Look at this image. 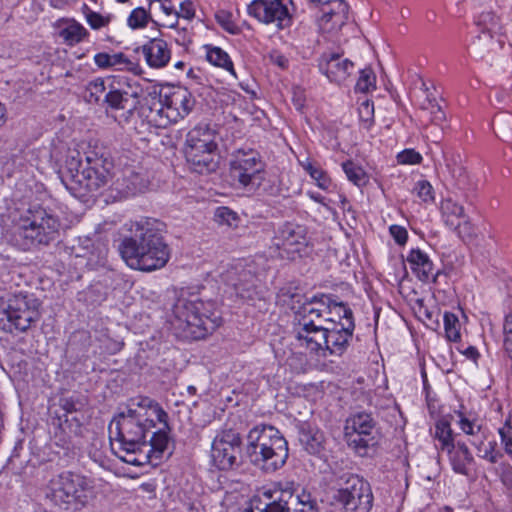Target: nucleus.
Here are the masks:
<instances>
[{"label": "nucleus", "mask_w": 512, "mask_h": 512, "mask_svg": "<svg viewBox=\"0 0 512 512\" xmlns=\"http://www.w3.org/2000/svg\"><path fill=\"white\" fill-rule=\"evenodd\" d=\"M87 12L85 13L86 21L92 29H100L102 27H106L112 16L109 14L107 16H103L95 11L90 10L87 6H85Z\"/></svg>", "instance_id": "nucleus-50"}, {"label": "nucleus", "mask_w": 512, "mask_h": 512, "mask_svg": "<svg viewBox=\"0 0 512 512\" xmlns=\"http://www.w3.org/2000/svg\"><path fill=\"white\" fill-rule=\"evenodd\" d=\"M110 445H111V450L114 453V455H116L121 461H123L127 464H130V465H134V466L143 465V461H141L137 457L133 456L135 453L128 454L127 452H125L126 455H122L120 452H123V451L120 450L119 447L116 448L114 442H110Z\"/></svg>", "instance_id": "nucleus-59"}, {"label": "nucleus", "mask_w": 512, "mask_h": 512, "mask_svg": "<svg viewBox=\"0 0 512 512\" xmlns=\"http://www.w3.org/2000/svg\"><path fill=\"white\" fill-rule=\"evenodd\" d=\"M306 228L294 223H285L277 231L275 245L288 253H299L307 245Z\"/></svg>", "instance_id": "nucleus-20"}, {"label": "nucleus", "mask_w": 512, "mask_h": 512, "mask_svg": "<svg viewBox=\"0 0 512 512\" xmlns=\"http://www.w3.org/2000/svg\"><path fill=\"white\" fill-rule=\"evenodd\" d=\"M326 328L329 329V332H326V339H324L326 343L323 345L325 357L343 355L353 337L354 321H348V323H336V320L327 321Z\"/></svg>", "instance_id": "nucleus-18"}, {"label": "nucleus", "mask_w": 512, "mask_h": 512, "mask_svg": "<svg viewBox=\"0 0 512 512\" xmlns=\"http://www.w3.org/2000/svg\"><path fill=\"white\" fill-rule=\"evenodd\" d=\"M301 167L316 182L317 186L322 190H328L331 185V179L327 173L319 166L314 165L309 159L300 161Z\"/></svg>", "instance_id": "nucleus-34"}, {"label": "nucleus", "mask_w": 512, "mask_h": 512, "mask_svg": "<svg viewBox=\"0 0 512 512\" xmlns=\"http://www.w3.org/2000/svg\"><path fill=\"white\" fill-rule=\"evenodd\" d=\"M140 94L141 89L136 81L126 76L109 77L103 105L112 110H126L132 113L139 103Z\"/></svg>", "instance_id": "nucleus-12"}, {"label": "nucleus", "mask_w": 512, "mask_h": 512, "mask_svg": "<svg viewBox=\"0 0 512 512\" xmlns=\"http://www.w3.org/2000/svg\"><path fill=\"white\" fill-rule=\"evenodd\" d=\"M417 196L424 202L433 201V187L427 180H420L415 184L413 189Z\"/></svg>", "instance_id": "nucleus-53"}, {"label": "nucleus", "mask_w": 512, "mask_h": 512, "mask_svg": "<svg viewBox=\"0 0 512 512\" xmlns=\"http://www.w3.org/2000/svg\"><path fill=\"white\" fill-rule=\"evenodd\" d=\"M297 507L294 512H320L316 499L310 493L302 492L296 496Z\"/></svg>", "instance_id": "nucleus-44"}, {"label": "nucleus", "mask_w": 512, "mask_h": 512, "mask_svg": "<svg viewBox=\"0 0 512 512\" xmlns=\"http://www.w3.org/2000/svg\"><path fill=\"white\" fill-rule=\"evenodd\" d=\"M319 300L320 306L326 307L327 316L334 315L339 318V321H336V323L354 321L351 308L343 302H338L333 295L321 294L319 295Z\"/></svg>", "instance_id": "nucleus-28"}, {"label": "nucleus", "mask_w": 512, "mask_h": 512, "mask_svg": "<svg viewBox=\"0 0 512 512\" xmlns=\"http://www.w3.org/2000/svg\"><path fill=\"white\" fill-rule=\"evenodd\" d=\"M397 161L400 164H419L422 161V156L414 149H405L398 153Z\"/></svg>", "instance_id": "nucleus-56"}, {"label": "nucleus", "mask_w": 512, "mask_h": 512, "mask_svg": "<svg viewBox=\"0 0 512 512\" xmlns=\"http://www.w3.org/2000/svg\"><path fill=\"white\" fill-rule=\"evenodd\" d=\"M142 52L147 64L152 68L165 67L171 58L167 43L158 38L151 39L144 44L142 46Z\"/></svg>", "instance_id": "nucleus-26"}, {"label": "nucleus", "mask_w": 512, "mask_h": 512, "mask_svg": "<svg viewBox=\"0 0 512 512\" xmlns=\"http://www.w3.org/2000/svg\"><path fill=\"white\" fill-rule=\"evenodd\" d=\"M326 307L320 306L319 295L306 300L295 311L292 324L295 325H327V321H334L333 317H326Z\"/></svg>", "instance_id": "nucleus-21"}, {"label": "nucleus", "mask_w": 512, "mask_h": 512, "mask_svg": "<svg viewBox=\"0 0 512 512\" xmlns=\"http://www.w3.org/2000/svg\"><path fill=\"white\" fill-rule=\"evenodd\" d=\"M452 470L460 475L469 476L471 466L475 460L468 446L464 442L458 441L447 451Z\"/></svg>", "instance_id": "nucleus-25"}, {"label": "nucleus", "mask_w": 512, "mask_h": 512, "mask_svg": "<svg viewBox=\"0 0 512 512\" xmlns=\"http://www.w3.org/2000/svg\"><path fill=\"white\" fill-rule=\"evenodd\" d=\"M223 280L232 286L238 295L245 298L246 292L255 287V274L245 268L241 262L232 265L224 274ZM249 297V295H247Z\"/></svg>", "instance_id": "nucleus-23"}, {"label": "nucleus", "mask_w": 512, "mask_h": 512, "mask_svg": "<svg viewBox=\"0 0 512 512\" xmlns=\"http://www.w3.org/2000/svg\"><path fill=\"white\" fill-rule=\"evenodd\" d=\"M407 262L409 263L413 273L416 274L420 281L426 282L432 279L433 282H437L443 275L440 270H437L434 273V264L432 260L419 248L410 250L407 256Z\"/></svg>", "instance_id": "nucleus-24"}, {"label": "nucleus", "mask_w": 512, "mask_h": 512, "mask_svg": "<svg viewBox=\"0 0 512 512\" xmlns=\"http://www.w3.org/2000/svg\"><path fill=\"white\" fill-rule=\"evenodd\" d=\"M215 18L217 23L225 29L227 32L231 34H236L238 32L237 25L232 21V16L230 13L221 10L216 13Z\"/></svg>", "instance_id": "nucleus-54"}, {"label": "nucleus", "mask_w": 512, "mask_h": 512, "mask_svg": "<svg viewBox=\"0 0 512 512\" xmlns=\"http://www.w3.org/2000/svg\"><path fill=\"white\" fill-rule=\"evenodd\" d=\"M443 158L451 178L456 180L459 185H464L467 180L465 168L460 164H457L454 168L450 167V160H454V155H448L446 152H443Z\"/></svg>", "instance_id": "nucleus-46"}, {"label": "nucleus", "mask_w": 512, "mask_h": 512, "mask_svg": "<svg viewBox=\"0 0 512 512\" xmlns=\"http://www.w3.org/2000/svg\"><path fill=\"white\" fill-rule=\"evenodd\" d=\"M149 409H152L156 414L157 420L164 424L163 429L169 430L168 414L163 410V408L157 402L151 399V405H147V411Z\"/></svg>", "instance_id": "nucleus-61"}, {"label": "nucleus", "mask_w": 512, "mask_h": 512, "mask_svg": "<svg viewBox=\"0 0 512 512\" xmlns=\"http://www.w3.org/2000/svg\"><path fill=\"white\" fill-rule=\"evenodd\" d=\"M162 108L159 113H165L168 121H177L186 117L195 106V98L185 87H171L165 93H160Z\"/></svg>", "instance_id": "nucleus-16"}, {"label": "nucleus", "mask_w": 512, "mask_h": 512, "mask_svg": "<svg viewBox=\"0 0 512 512\" xmlns=\"http://www.w3.org/2000/svg\"><path fill=\"white\" fill-rule=\"evenodd\" d=\"M281 193L280 185L275 178H266L265 174L260 177V185L255 194H266L269 196H278Z\"/></svg>", "instance_id": "nucleus-47"}, {"label": "nucleus", "mask_w": 512, "mask_h": 512, "mask_svg": "<svg viewBox=\"0 0 512 512\" xmlns=\"http://www.w3.org/2000/svg\"><path fill=\"white\" fill-rule=\"evenodd\" d=\"M416 304L418 305V309L415 313L418 315L419 319L425 322L427 326L431 324L438 325L439 312L429 310L428 307L424 305L423 299H417Z\"/></svg>", "instance_id": "nucleus-48"}, {"label": "nucleus", "mask_w": 512, "mask_h": 512, "mask_svg": "<svg viewBox=\"0 0 512 512\" xmlns=\"http://www.w3.org/2000/svg\"><path fill=\"white\" fill-rule=\"evenodd\" d=\"M326 332H329L326 325L292 324V336L295 340V346L317 357L325 358L323 345L326 343L324 342Z\"/></svg>", "instance_id": "nucleus-17"}, {"label": "nucleus", "mask_w": 512, "mask_h": 512, "mask_svg": "<svg viewBox=\"0 0 512 512\" xmlns=\"http://www.w3.org/2000/svg\"><path fill=\"white\" fill-rule=\"evenodd\" d=\"M338 488L332 503L342 512H370L374 496L370 483L358 474L346 472L336 475Z\"/></svg>", "instance_id": "nucleus-9"}, {"label": "nucleus", "mask_w": 512, "mask_h": 512, "mask_svg": "<svg viewBox=\"0 0 512 512\" xmlns=\"http://www.w3.org/2000/svg\"><path fill=\"white\" fill-rule=\"evenodd\" d=\"M83 155L76 149H68L59 168V177L75 196L83 197L99 193L112 179L114 162L109 153L95 147Z\"/></svg>", "instance_id": "nucleus-2"}, {"label": "nucleus", "mask_w": 512, "mask_h": 512, "mask_svg": "<svg viewBox=\"0 0 512 512\" xmlns=\"http://www.w3.org/2000/svg\"><path fill=\"white\" fill-rule=\"evenodd\" d=\"M242 439L233 429L220 431L212 442L211 457L219 470H230L240 465Z\"/></svg>", "instance_id": "nucleus-14"}, {"label": "nucleus", "mask_w": 512, "mask_h": 512, "mask_svg": "<svg viewBox=\"0 0 512 512\" xmlns=\"http://www.w3.org/2000/svg\"><path fill=\"white\" fill-rule=\"evenodd\" d=\"M60 228L61 221L52 209L42 204H32L21 219L14 237L21 249L30 250L57 241Z\"/></svg>", "instance_id": "nucleus-6"}, {"label": "nucleus", "mask_w": 512, "mask_h": 512, "mask_svg": "<svg viewBox=\"0 0 512 512\" xmlns=\"http://www.w3.org/2000/svg\"><path fill=\"white\" fill-rule=\"evenodd\" d=\"M41 303L29 291L22 289L5 291L0 295V329L12 333L27 332L41 317Z\"/></svg>", "instance_id": "nucleus-7"}, {"label": "nucleus", "mask_w": 512, "mask_h": 512, "mask_svg": "<svg viewBox=\"0 0 512 512\" xmlns=\"http://www.w3.org/2000/svg\"><path fill=\"white\" fill-rule=\"evenodd\" d=\"M173 315L174 334L183 340L204 339L222 323L215 304L198 298H179L173 306Z\"/></svg>", "instance_id": "nucleus-4"}, {"label": "nucleus", "mask_w": 512, "mask_h": 512, "mask_svg": "<svg viewBox=\"0 0 512 512\" xmlns=\"http://www.w3.org/2000/svg\"><path fill=\"white\" fill-rule=\"evenodd\" d=\"M161 226L162 223L155 219L130 223V234L122 238L118 247L121 257L130 268L152 272L167 264L171 250Z\"/></svg>", "instance_id": "nucleus-1"}, {"label": "nucleus", "mask_w": 512, "mask_h": 512, "mask_svg": "<svg viewBox=\"0 0 512 512\" xmlns=\"http://www.w3.org/2000/svg\"><path fill=\"white\" fill-rule=\"evenodd\" d=\"M266 163L261 154L252 148L236 150L229 162V178L236 189L255 194L260 177L265 174Z\"/></svg>", "instance_id": "nucleus-10"}, {"label": "nucleus", "mask_w": 512, "mask_h": 512, "mask_svg": "<svg viewBox=\"0 0 512 512\" xmlns=\"http://www.w3.org/2000/svg\"><path fill=\"white\" fill-rule=\"evenodd\" d=\"M389 232L397 244L404 245L407 242L408 232L404 227L391 225Z\"/></svg>", "instance_id": "nucleus-60"}, {"label": "nucleus", "mask_w": 512, "mask_h": 512, "mask_svg": "<svg viewBox=\"0 0 512 512\" xmlns=\"http://www.w3.org/2000/svg\"><path fill=\"white\" fill-rule=\"evenodd\" d=\"M459 425H460L461 430L469 436L482 437L480 434L483 430L486 429L485 427L482 426V424L478 420H476V419L471 420V419H469L467 417H463V416H461V418H460Z\"/></svg>", "instance_id": "nucleus-51"}, {"label": "nucleus", "mask_w": 512, "mask_h": 512, "mask_svg": "<svg viewBox=\"0 0 512 512\" xmlns=\"http://www.w3.org/2000/svg\"><path fill=\"white\" fill-rule=\"evenodd\" d=\"M462 222L455 221L454 219H445V224L450 229L454 230L458 237L462 240H471L475 236V228L470 220L465 216Z\"/></svg>", "instance_id": "nucleus-38"}, {"label": "nucleus", "mask_w": 512, "mask_h": 512, "mask_svg": "<svg viewBox=\"0 0 512 512\" xmlns=\"http://www.w3.org/2000/svg\"><path fill=\"white\" fill-rule=\"evenodd\" d=\"M85 486L84 479L70 471L54 476L47 484L45 497L53 505L67 508L80 498Z\"/></svg>", "instance_id": "nucleus-13"}, {"label": "nucleus", "mask_w": 512, "mask_h": 512, "mask_svg": "<svg viewBox=\"0 0 512 512\" xmlns=\"http://www.w3.org/2000/svg\"><path fill=\"white\" fill-rule=\"evenodd\" d=\"M108 248L104 243L93 245V250L89 253L87 264L91 268L105 267L107 264Z\"/></svg>", "instance_id": "nucleus-40"}, {"label": "nucleus", "mask_w": 512, "mask_h": 512, "mask_svg": "<svg viewBox=\"0 0 512 512\" xmlns=\"http://www.w3.org/2000/svg\"><path fill=\"white\" fill-rule=\"evenodd\" d=\"M148 397L131 399L126 407L119 411L108 426L110 442H117L119 449L128 454L136 453L140 446L147 445V434L155 423L147 415Z\"/></svg>", "instance_id": "nucleus-3"}, {"label": "nucleus", "mask_w": 512, "mask_h": 512, "mask_svg": "<svg viewBox=\"0 0 512 512\" xmlns=\"http://www.w3.org/2000/svg\"><path fill=\"white\" fill-rule=\"evenodd\" d=\"M498 433L505 452L512 456V432L506 431V429H498Z\"/></svg>", "instance_id": "nucleus-63"}, {"label": "nucleus", "mask_w": 512, "mask_h": 512, "mask_svg": "<svg viewBox=\"0 0 512 512\" xmlns=\"http://www.w3.org/2000/svg\"><path fill=\"white\" fill-rule=\"evenodd\" d=\"M343 171L345 172L349 181L358 187L365 186L369 177L364 169L352 161H346L342 164Z\"/></svg>", "instance_id": "nucleus-35"}, {"label": "nucleus", "mask_w": 512, "mask_h": 512, "mask_svg": "<svg viewBox=\"0 0 512 512\" xmlns=\"http://www.w3.org/2000/svg\"><path fill=\"white\" fill-rule=\"evenodd\" d=\"M434 439L439 442V445H436V447L442 451H447L451 446L456 444L453 439V431L448 421L439 420L436 422Z\"/></svg>", "instance_id": "nucleus-32"}, {"label": "nucleus", "mask_w": 512, "mask_h": 512, "mask_svg": "<svg viewBox=\"0 0 512 512\" xmlns=\"http://www.w3.org/2000/svg\"><path fill=\"white\" fill-rule=\"evenodd\" d=\"M349 6L344 0H331L325 4L319 27L324 32H334L342 28L348 20Z\"/></svg>", "instance_id": "nucleus-22"}, {"label": "nucleus", "mask_w": 512, "mask_h": 512, "mask_svg": "<svg viewBox=\"0 0 512 512\" xmlns=\"http://www.w3.org/2000/svg\"><path fill=\"white\" fill-rule=\"evenodd\" d=\"M298 439L304 450L311 455H320L325 449L324 433L308 423L300 425Z\"/></svg>", "instance_id": "nucleus-27"}, {"label": "nucleus", "mask_w": 512, "mask_h": 512, "mask_svg": "<svg viewBox=\"0 0 512 512\" xmlns=\"http://www.w3.org/2000/svg\"><path fill=\"white\" fill-rule=\"evenodd\" d=\"M477 456L481 459L488 461L491 464H496L503 456L500 450L497 449V442L495 440L484 442L480 449L476 450Z\"/></svg>", "instance_id": "nucleus-42"}, {"label": "nucleus", "mask_w": 512, "mask_h": 512, "mask_svg": "<svg viewBox=\"0 0 512 512\" xmlns=\"http://www.w3.org/2000/svg\"><path fill=\"white\" fill-rule=\"evenodd\" d=\"M206 58L214 66L221 67L236 76L233 63L229 55L220 47L206 45Z\"/></svg>", "instance_id": "nucleus-31"}, {"label": "nucleus", "mask_w": 512, "mask_h": 512, "mask_svg": "<svg viewBox=\"0 0 512 512\" xmlns=\"http://www.w3.org/2000/svg\"><path fill=\"white\" fill-rule=\"evenodd\" d=\"M177 17L185 19H192L195 15L193 3L190 0H185L180 4V10L175 12Z\"/></svg>", "instance_id": "nucleus-62"}, {"label": "nucleus", "mask_w": 512, "mask_h": 512, "mask_svg": "<svg viewBox=\"0 0 512 512\" xmlns=\"http://www.w3.org/2000/svg\"><path fill=\"white\" fill-rule=\"evenodd\" d=\"M319 69L331 82L341 84L352 74L354 64L339 53L327 52L319 59Z\"/></svg>", "instance_id": "nucleus-19"}, {"label": "nucleus", "mask_w": 512, "mask_h": 512, "mask_svg": "<svg viewBox=\"0 0 512 512\" xmlns=\"http://www.w3.org/2000/svg\"><path fill=\"white\" fill-rule=\"evenodd\" d=\"M184 154L194 172L208 174L216 171L220 156L215 131L208 124L195 126L186 136Z\"/></svg>", "instance_id": "nucleus-8"}, {"label": "nucleus", "mask_w": 512, "mask_h": 512, "mask_svg": "<svg viewBox=\"0 0 512 512\" xmlns=\"http://www.w3.org/2000/svg\"><path fill=\"white\" fill-rule=\"evenodd\" d=\"M88 35L89 32L87 29L75 20L70 21L69 24L59 32V36L70 46L81 42L88 37Z\"/></svg>", "instance_id": "nucleus-30"}, {"label": "nucleus", "mask_w": 512, "mask_h": 512, "mask_svg": "<svg viewBox=\"0 0 512 512\" xmlns=\"http://www.w3.org/2000/svg\"><path fill=\"white\" fill-rule=\"evenodd\" d=\"M150 19V14L142 7L133 9L128 16L127 25L135 30L141 29L147 26Z\"/></svg>", "instance_id": "nucleus-43"}, {"label": "nucleus", "mask_w": 512, "mask_h": 512, "mask_svg": "<svg viewBox=\"0 0 512 512\" xmlns=\"http://www.w3.org/2000/svg\"><path fill=\"white\" fill-rule=\"evenodd\" d=\"M108 199L112 201H118L127 198L131 195H135V185L133 184L126 187L125 174L121 178H117L115 182L109 187Z\"/></svg>", "instance_id": "nucleus-39"}, {"label": "nucleus", "mask_w": 512, "mask_h": 512, "mask_svg": "<svg viewBox=\"0 0 512 512\" xmlns=\"http://www.w3.org/2000/svg\"><path fill=\"white\" fill-rule=\"evenodd\" d=\"M170 441L167 429H160L152 433L151 438L147 441V445L151 447L147 457H151L150 454L156 458H160L164 451L167 449Z\"/></svg>", "instance_id": "nucleus-33"}, {"label": "nucleus", "mask_w": 512, "mask_h": 512, "mask_svg": "<svg viewBox=\"0 0 512 512\" xmlns=\"http://www.w3.org/2000/svg\"><path fill=\"white\" fill-rule=\"evenodd\" d=\"M94 62L99 68H110L114 66L127 65L130 61L121 52L114 54L100 52L94 56Z\"/></svg>", "instance_id": "nucleus-37"}, {"label": "nucleus", "mask_w": 512, "mask_h": 512, "mask_svg": "<svg viewBox=\"0 0 512 512\" xmlns=\"http://www.w3.org/2000/svg\"><path fill=\"white\" fill-rule=\"evenodd\" d=\"M442 212L445 219L465 218L464 207L450 199L443 202Z\"/></svg>", "instance_id": "nucleus-49"}, {"label": "nucleus", "mask_w": 512, "mask_h": 512, "mask_svg": "<svg viewBox=\"0 0 512 512\" xmlns=\"http://www.w3.org/2000/svg\"><path fill=\"white\" fill-rule=\"evenodd\" d=\"M295 500L293 494L288 490H282L280 495L273 501L267 503L259 512H289L290 502Z\"/></svg>", "instance_id": "nucleus-36"}, {"label": "nucleus", "mask_w": 512, "mask_h": 512, "mask_svg": "<svg viewBox=\"0 0 512 512\" xmlns=\"http://www.w3.org/2000/svg\"><path fill=\"white\" fill-rule=\"evenodd\" d=\"M375 76L371 70H362L358 81L356 83L355 89L359 92H367L369 88L374 85Z\"/></svg>", "instance_id": "nucleus-55"}, {"label": "nucleus", "mask_w": 512, "mask_h": 512, "mask_svg": "<svg viewBox=\"0 0 512 512\" xmlns=\"http://www.w3.org/2000/svg\"><path fill=\"white\" fill-rule=\"evenodd\" d=\"M377 423L371 413L360 411L351 414L345 422V436L348 446L354 452L365 457L378 444Z\"/></svg>", "instance_id": "nucleus-11"}, {"label": "nucleus", "mask_w": 512, "mask_h": 512, "mask_svg": "<svg viewBox=\"0 0 512 512\" xmlns=\"http://www.w3.org/2000/svg\"><path fill=\"white\" fill-rule=\"evenodd\" d=\"M245 454L249 462L260 471L274 473L287 462L288 442L274 426L259 424L247 434Z\"/></svg>", "instance_id": "nucleus-5"}, {"label": "nucleus", "mask_w": 512, "mask_h": 512, "mask_svg": "<svg viewBox=\"0 0 512 512\" xmlns=\"http://www.w3.org/2000/svg\"><path fill=\"white\" fill-rule=\"evenodd\" d=\"M446 338L456 342L460 339V323L458 317L451 312H445L443 316Z\"/></svg>", "instance_id": "nucleus-41"}, {"label": "nucleus", "mask_w": 512, "mask_h": 512, "mask_svg": "<svg viewBox=\"0 0 512 512\" xmlns=\"http://www.w3.org/2000/svg\"><path fill=\"white\" fill-rule=\"evenodd\" d=\"M428 106H425V109H431V112L434 114V119L436 120H443L445 115L444 112L441 110V107L437 104L435 99H430L427 97Z\"/></svg>", "instance_id": "nucleus-64"}, {"label": "nucleus", "mask_w": 512, "mask_h": 512, "mask_svg": "<svg viewBox=\"0 0 512 512\" xmlns=\"http://www.w3.org/2000/svg\"><path fill=\"white\" fill-rule=\"evenodd\" d=\"M215 217L219 223H225L228 226H232L238 218L237 214L228 207H218L215 212Z\"/></svg>", "instance_id": "nucleus-57"}, {"label": "nucleus", "mask_w": 512, "mask_h": 512, "mask_svg": "<svg viewBox=\"0 0 512 512\" xmlns=\"http://www.w3.org/2000/svg\"><path fill=\"white\" fill-rule=\"evenodd\" d=\"M476 24L482 27L483 34L487 33L488 37L492 38V32L498 26V18L492 12H483L478 16Z\"/></svg>", "instance_id": "nucleus-45"}, {"label": "nucleus", "mask_w": 512, "mask_h": 512, "mask_svg": "<svg viewBox=\"0 0 512 512\" xmlns=\"http://www.w3.org/2000/svg\"><path fill=\"white\" fill-rule=\"evenodd\" d=\"M289 5H292V0H253L247 11L261 23H275L279 29H284L292 24Z\"/></svg>", "instance_id": "nucleus-15"}, {"label": "nucleus", "mask_w": 512, "mask_h": 512, "mask_svg": "<svg viewBox=\"0 0 512 512\" xmlns=\"http://www.w3.org/2000/svg\"><path fill=\"white\" fill-rule=\"evenodd\" d=\"M125 174V181H126V187H129L132 185H135V194L142 192L147 187V181L138 173L127 170L124 172Z\"/></svg>", "instance_id": "nucleus-52"}, {"label": "nucleus", "mask_w": 512, "mask_h": 512, "mask_svg": "<svg viewBox=\"0 0 512 512\" xmlns=\"http://www.w3.org/2000/svg\"><path fill=\"white\" fill-rule=\"evenodd\" d=\"M108 91V78H96L85 87L84 99L89 104H103V98Z\"/></svg>", "instance_id": "nucleus-29"}, {"label": "nucleus", "mask_w": 512, "mask_h": 512, "mask_svg": "<svg viewBox=\"0 0 512 512\" xmlns=\"http://www.w3.org/2000/svg\"><path fill=\"white\" fill-rule=\"evenodd\" d=\"M360 119L367 123V127H369L373 123L374 116V105L373 102L369 100H365L362 102L358 108Z\"/></svg>", "instance_id": "nucleus-58"}]
</instances>
